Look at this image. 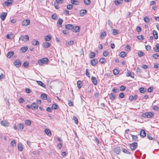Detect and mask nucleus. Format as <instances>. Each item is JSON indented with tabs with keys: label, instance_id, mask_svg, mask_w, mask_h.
<instances>
[{
	"label": "nucleus",
	"instance_id": "obj_17",
	"mask_svg": "<svg viewBox=\"0 0 159 159\" xmlns=\"http://www.w3.org/2000/svg\"><path fill=\"white\" fill-rule=\"evenodd\" d=\"M73 31L74 32H78L80 29V27L78 26L73 27Z\"/></svg>",
	"mask_w": 159,
	"mask_h": 159
},
{
	"label": "nucleus",
	"instance_id": "obj_41",
	"mask_svg": "<svg viewBox=\"0 0 159 159\" xmlns=\"http://www.w3.org/2000/svg\"><path fill=\"white\" fill-rule=\"evenodd\" d=\"M28 50V48L27 47H22L21 48V50L23 52H26Z\"/></svg>",
	"mask_w": 159,
	"mask_h": 159
},
{
	"label": "nucleus",
	"instance_id": "obj_57",
	"mask_svg": "<svg viewBox=\"0 0 159 159\" xmlns=\"http://www.w3.org/2000/svg\"><path fill=\"white\" fill-rule=\"evenodd\" d=\"M108 52L107 51H104L103 52V55L104 57H107L108 56Z\"/></svg>",
	"mask_w": 159,
	"mask_h": 159
},
{
	"label": "nucleus",
	"instance_id": "obj_20",
	"mask_svg": "<svg viewBox=\"0 0 159 159\" xmlns=\"http://www.w3.org/2000/svg\"><path fill=\"white\" fill-rule=\"evenodd\" d=\"M87 11L86 10H81L80 11V15L81 16H83L86 13Z\"/></svg>",
	"mask_w": 159,
	"mask_h": 159
},
{
	"label": "nucleus",
	"instance_id": "obj_13",
	"mask_svg": "<svg viewBox=\"0 0 159 159\" xmlns=\"http://www.w3.org/2000/svg\"><path fill=\"white\" fill-rule=\"evenodd\" d=\"M31 107L32 110H36L38 109V105L36 103H34L31 104Z\"/></svg>",
	"mask_w": 159,
	"mask_h": 159
},
{
	"label": "nucleus",
	"instance_id": "obj_50",
	"mask_svg": "<svg viewBox=\"0 0 159 159\" xmlns=\"http://www.w3.org/2000/svg\"><path fill=\"white\" fill-rule=\"evenodd\" d=\"M73 6L71 4L68 5L67 6V8L69 10L73 8Z\"/></svg>",
	"mask_w": 159,
	"mask_h": 159
},
{
	"label": "nucleus",
	"instance_id": "obj_58",
	"mask_svg": "<svg viewBox=\"0 0 159 159\" xmlns=\"http://www.w3.org/2000/svg\"><path fill=\"white\" fill-rule=\"evenodd\" d=\"M131 135L133 139L135 141H137V140L138 137L137 136L133 135Z\"/></svg>",
	"mask_w": 159,
	"mask_h": 159
},
{
	"label": "nucleus",
	"instance_id": "obj_52",
	"mask_svg": "<svg viewBox=\"0 0 159 159\" xmlns=\"http://www.w3.org/2000/svg\"><path fill=\"white\" fill-rule=\"evenodd\" d=\"M124 97H125V95L123 93H120V94L119 95V97H120V98H124Z\"/></svg>",
	"mask_w": 159,
	"mask_h": 159
},
{
	"label": "nucleus",
	"instance_id": "obj_60",
	"mask_svg": "<svg viewBox=\"0 0 159 159\" xmlns=\"http://www.w3.org/2000/svg\"><path fill=\"white\" fill-rule=\"evenodd\" d=\"M18 101L20 103H23L25 102L24 100L22 98H19Z\"/></svg>",
	"mask_w": 159,
	"mask_h": 159
},
{
	"label": "nucleus",
	"instance_id": "obj_45",
	"mask_svg": "<svg viewBox=\"0 0 159 159\" xmlns=\"http://www.w3.org/2000/svg\"><path fill=\"white\" fill-rule=\"evenodd\" d=\"M90 0H84V3L85 5H89L90 3Z\"/></svg>",
	"mask_w": 159,
	"mask_h": 159
},
{
	"label": "nucleus",
	"instance_id": "obj_1",
	"mask_svg": "<svg viewBox=\"0 0 159 159\" xmlns=\"http://www.w3.org/2000/svg\"><path fill=\"white\" fill-rule=\"evenodd\" d=\"M48 61V60L47 58H44L39 60L38 63L39 65H42L43 64H47Z\"/></svg>",
	"mask_w": 159,
	"mask_h": 159
},
{
	"label": "nucleus",
	"instance_id": "obj_61",
	"mask_svg": "<svg viewBox=\"0 0 159 159\" xmlns=\"http://www.w3.org/2000/svg\"><path fill=\"white\" fill-rule=\"evenodd\" d=\"M153 89L152 87H150L148 89V92L149 93L151 92L153 90Z\"/></svg>",
	"mask_w": 159,
	"mask_h": 159
},
{
	"label": "nucleus",
	"instance_id": "obj_44",
	"mask_svg": "<svg viewBox=\"0 0 159 159\" xmlns=\"http://www.w3.org/2000/svg\"><path fill=\"white\" fill-rule=\"evenodd\" d=\"M112 91L115 93H117L119 92V90L118 89L114 88L112 89Z\"/></svg>",
	"mask_w": 159,
	"mask_h": 159
},
{
	"label": "nucleus",
	"instance_id": "obj_46",
	"mask_svg": "<svg viewBox=\"0 0 159 159\" xmlns=\"http://www.w3.org/2000/svg\"><path fill=\"white\" fill-rule=\"evenodd\" d=\"M106 35V33L105 32H102L101 34L100 37L101 38H102L103 37L105 36Z\"/></svg>",
	"mask_w": 159,
	"mask_h": 159
},
{
	"label": "nucleus",
	"instance_id": "obj_8",
	"mask_svg": "<svg viewBox=\"0 0 159 159\" xmlns=\"http://www.w3.org/2000/svg\"><path fill=\"white\" fill-rule=\"evenodd\" d=\"M30 23V20H24L22 23V25L25 26H26L29 25Z\"/></svg>",
	"mask_w": 159,
	"mask_h": 159
},
{
	"label": "nucleus",
	"instance_id": "obj_31",
	"mask_svg": "<svg viewBox=\"0 0 159 159\" xmlns=\"http://www.w3.org/2000/svg\"><path fill=\"white\" fill-rule=\"evenodd\" d=\"M123 0H116L115 1V3L116 5H118L122 3Z\"/></svg>",
	"mask_w": 159,
	"mask_h": 159
},
{
	"label": "nucleus",
	"instance_id": "obj_51",
	"mask_svg": "<svg viewBox=\"0 0 159 159\" xmlns=\"http://www.w3.org/2000/svg\"><path fill=\"white\" fill-rule=\"evenodd\" d=\"M112 33L115 35H116L118 33L117 30L115 29L112 30Z\"/></svg>",
	"mask_w": 159,
	"mask_h": 159
},
{
	"label": "nucleus",
	"instance_id": "obj_42",
	"mask_svg": "<svg viewBox=\"0 0 159 159\" xmlns=\"http://www.w3.org/2000/svg\"><path fill=\"white\" fill-rule=\"evenodd\" d=\"M41 97L42 99L43 100H46L47 98V96L45 94H41Z\"/></svg>",
	"mask_w": 159,
	"mask_h": 159
},
{
	"label": "nucleus",
	"instance_id": "obj_10",
	"mask_svg": "<svg viewBox=\"0 0 159 159\" xmlns=\"http://www.w3.org/2000/svg\"><path fill=\"white\" fill-rule=\"evenodd\" d=\"M50 44L48 42H44L43 43L42 46L43 48H48L50 46Z\"/></svg>",
	"mask_w": 159,
	"mask_h": 159
},
{
	"label": "nucleus",
	"instance_id": "obj_27",
	"mask_svg": "<svg viewBox=\"0 0 159 159\" xmlns=\"http://www.w3.org/2000/svg\"><path fill=\"white\" fill-rule=\"evenodd\" d=\"M154 51L156 52L159 51V44L157 43L155 47L154 48Z\"/></svg>",
	"mask_w": 159,
	"mask_h": 159
},
{
	"label": "nucleus",
	"instance_id": "obj_43",
	"mask_svg": "<svg viewBox=\"0 0 159 159\" xmlns=\"http://www.w3.org/2000/svg\"><path fill=\"white\" fill-rule=\"evenodd\" d=\"M126 87L124 85H122L120 88V90L121 91H124Z\"/></svg>",
	"mask_w": 159,
	"mask_h": 159
},
{
	"label": "nucleus",
	"instance_id": "obj_28",
	"mask_svg": "<svg viewBox=\"0 0 159 159\" xmlns=\"http://www.w3.org/2000/svg\"><path fill=\"white\" fill-rule=\"evenodd\" d=\"M37 84L43 87L44 88L45 87V85L41 81H37Z\"/></svg>",
	"mask_w": 159,
	"mask_h": 159
},
{
	"label": "nucleus",
	"instance_id": "obj_37",
	"mask_svg": "<svg viewBox=\"0 0 159 159\" xmlns=\"http://www.w3.org/2000/svg\"><path fill=\"white\" fill-rule=\"evenodd\" d=\"M126 56V55L125 52H122L120 53V56L121 57H124Z\"/></svg>",
	"mask_w": 159,
	"mask_h": 159
},
{
	"label": "nucleus",
	"instance_id": "obj_11",
	"mask_svg": "<svg viewBox=\"0 0 159 159\" xmlns=\"http://www.w3.org/2000/svg\"><path fill=\"white\" fill-rule=\"evenodd\" d=\"M91 80L94 85H97V81L96 80V78L93 76H92L91 77Z\"/></svg>",
	"mask_w": 159,
	"mask_h": 159
},
{
	"label": "nucleus",
	"instance_id": "obj_19",
	"mask_svg": "<svg viewBox=\"0 0 159 159\" xmlns=\"http://www.w3.org/2000/svg\"><path fill=\"white\" fill-rule=\"evenodd\" d=\"M45 132L46 134L48 136H50L52 134L50 130L48 129H45Z\"/></svg>",
	"mask_w": 159,
	"mask_h": 159
},
{
	"label": "nucleus",
	"instance_id": "obj_29",
	"mask_svg": "<svg viewBox=\"0 0 159 159\" xmlns=\"http://www.w3.org/2000/svg\"><path fill=\"white\" fill-rule=\"evenodd\" d=\"M63 21L61 19L59 18L58 19L57 22V23L59 24V27H61V24L63 22Z\"/></svg>",
	"mask_w": 159,
	"mask_h": 159
},
{
	"label": "nucleus",
	"instance_id": "obj_54",
	"mask_svg": "<svg viewBox=\"0 0 159 159\" xmlns=\"http://www.w3.org/2000/svg\"><path fill=\"white\" fill-rule=\"evenodd\" d=\"M119 73L118 70L116 69H114L113 70V73L115 75H117Z\"/></svg>",
	"mask_w": 159,
	"mask_h": 159
},
{
	"label": "nucleus",
	"instance_id": "obj_55",
	"mask_svg": "<svg viewBox=\"0 0 159 159\" xmlns=\"http://www.w3.org/2000/svg\"><path fill=\"white\" fill-rule=\"evenodd\" d=\"M138 39L140 40H143V38L142 35H139L137 36Z\"/></svg>",
	"mask_w": 159,
	"mask_h": 159
},
{
	"label": "nucleus",
	"instance_id": "obj_21",
	"mask_svg": "<svg viewBox=\"0 0 159 159\" xmlns=\"http://www.w3.org/2000/svg\"><path fill=\"white\" fill-rule=\"evenodd\" d=\"M66 28L67 30H70L73 28V26L71 24H68L66 25Z\"/></svg>",
	"mask_w": 159,
	"mask_h": 159
},
{
	"label": "nucleus",
	"instance_id": "obj_7",
	"mask_svg": "<svg viewBox=\"0 0 159 159\" xmlns=\"http://www.w3.org/2000/svg\"><path fill=\"white\" fill-rule=\"evenodd\" d=\"M1 125L3 126L7 127L9 126V123L6 120H3L1 122Z\"/></svg>",
	"mask_w": 159,
	"mask_h": 159
},
{
	"label": "nucleus",
	"instance_id": "obj_48",
	"mask_svg": "<svg viewBox=\"0 0 159 159\" xmlns=\"http://www.w3.org/2000/svg\"><path fill=\"white\" fill-rule=\"evenodd\" d=\"M144 20L146 23H148L150 21V20L146 16L144 18Z\"/></svg>",
	"mask_w": 159,
	"mask_h": 159
},
{
	"label": "nucleus",
	"instance_id": "obj_12",
	"mask_svg": "<svg viewBox=\"0 0 159 159\" xmlns=\"http://www.w3.org/2000/svg\"><path fill=\"white\" fill-rule=\"evenodd\" d=\"M140 135L142 137H144L146 136V133L145 131L143 129H141L140 131Z\"/></svg>",
	"mask_w": 159,
	"mask_h": 159
},
{
	"label": "nucleus",
	"instance_id": "obj_53",
	"mask_svg": "<svg viewBox=\"0 0 159 159\" xmlns=\"http://www.w3.org/2000/svg\"><path fill=\"white\" fill-rule=\"evenodd\" d=\"M153 110L157 111L159 110V107L157 106H154L153 107Z\"/></svg>",
	"mask_w": 159,
	"mask_h": 159
},
{
	"label": "nucleus",
	"instance_id": "obj_23",
	"mask_svg": "<svg viewBox=\"0 0 159 159\" xmlns=\"http://www.w3.org/2000/svg\"><path fill=\"white\" fill-rule=\"evenodd\" d=\"M14 55V52L13 51H10L8 52L7 54V57L8 58L11 57Z\"/></svg>",
	"mask_w": 159,
	"mask_h": 159
},
{
	"label": "nucleus",
	"instance_id": "obj_59",
	"mask_svg": "<svg viewBox=\"0 0 159 159\" xmlns=\"http://www.w3.org/2000/svg\"><path fill=\"white\" fill-rule=\"evenodd\" d=\"M51 17L53 19H56L57 18V16L56 14H52V15Z\"/></svg>",
	"mask_w": 159,
	"mask_h": 159
},
{
	"label": "nucleus",
	"instance_id": "obj_4",
	"mask_svg": "<svg viewBox=\"0 0 159 159\" xmlns=\"http://www.w3.org/2000/svg\"><path fill=\"white\" fill-rule=\"evenodd\" d=\"M14 3L13 0H7L3 3V5L4 7L8 6Z\"/></svg>",
	"mask_w": 159,
	"mask_h": 159
},
{
	"label": "nucleus",
	"instance_id": "obj_33",
	"mask_svg": "<svg viewBox=\"0 0 159 159\" xmlns=\"http://www.w3.org/2000/svg\"><path fill=\"white\" fill-rule=\"evenodd\" d=\"M24 127V125L22 124H20L17 125V128L20 130H22Z\"/></svg>",
	"mask_w": 159,
	"mask_h": 159
},
{
	"label": "nucleus",
	"instance_id": "obj_49",
	"mask_svg": "<svg viewBox=\"0 0 159 159\" xmlns=\"http://www.w3.org/2000/svg\"><path fill=\"white\" fill-rule=\"evenodd\" d=\"M123 152L128 154H130V153L127 150L124 148H123Z\"/></svg>",
	"mask_w": 159,
	"mask_h": 159
},
{
	"label": "nucleus",
	"instance_id": "obj_22",
	"mask_svg": "<svg viewBox=\"0 0 159 159\" xmlns=\"http://www.w3.org/2000/svg\"><path fill=\"white\" fill-rule=\"evenodd\" d=\"M74 43V41L73 40H71L69 42H66V43L65 44L66 46H68L71 45Z\"/></svg>",
	"mask_w": 159,
	"mask_h": 159
},
{
	"label": "nucleus",
	"instance_id": "obj_5",
	"mask_svg": "<svg viewBox=\"0 0 159 159\" xmlns=\"http://www.w3.org/2000/svg\"><path fill=\"white\" fill-rule=\"evenodd\" d=\"M29 40V37L27 35L21 36L19 38L20 40H22L24 42H27Z\"/></svg>",
	"mask_w": 159,
	"mask_h": 159
},
{
	"label": "nucleus",
	"instance_id": "obj_30",
	"mask_svg": "<svg viewBox=\"0 0 159 159\" xmlns=\"http://www.w3.org/2000/svg\"><path fill=\"white\" fill-rule=\"evenodd\" d=\"M13 34H8L6 36V38L10 39H11L13 38Z\"/></svg>",
	"mask_w": 159,
	"mask_h": 159
},
{
	"label": "nucleus",
	"instance_id": "obj_16",
	"mask_svg": "<svg viewBox=\"0 0 159 159\" xmlns=\"http://www.w3.org/2000/svg\"><path fill=\"white\" fill-rule=\"evenodd\" d=\"M115 152L117 154H119L120 152V148L119 147H116L114 149Z\"/></svg>",
	"mask_w": 159,
	"mask_h": 159
},
{
	"label": "nucleus",
	"instance_id": "obj_14",
	"mask_svg": "<svg viewBox=\"0 0 159 159\" xmlns=\"http://www.w3.org/2000/svg\"><path fill=\"white\" fill-rule=\"evenodd\" d=\"M31 43L34 45L37 46L39 44V42L35 39H33Z\"/></svg>",
	"mask_w": 159,
	"mask_h": 159
},
{
	"label": "nucleus",
	"instance_id": "obj_26",
	"mask_svg": "<svg viewBox=\"0 0 159 159\" xmlns=\"http://www.w3.org/2000/svg\"><path fill=\"white\" fill-rule=\"evenodd\" d=\"M126 75L127 76H130L131 77L134 78V73L129 70L127 72V75Z\"/></svg>",
	"mask_w": 159,
	"mask_h": 159
},
{
	"label": "nucleus",
	"instance_id": "obj_62",
	"mask_svg": "<svg viewBox=\"0 0 159 159\" xmlns=\"http://www.w3.org/2000/svg\"><path fill=\"white\" fill-rule=\"evenodd\" d=\"M138 55L139 57H141L143 55V53L142 52L140 51L138 52Z\"/></svg>",
	"mask_w": 159,
	"mask_h": 159
},
{
	"label": "nucleus",
	"instance_id": "obj_18",
	"mask_svg": "<svg viewBox=\"0 0 159 159\" xmlns=\"http://www.w3.org/2000/svg\"><path fill=\"white\" fill-rule=\"evenodd\" d=\"M153 34L154 38L156 39H157L158 38V35L157 31L154 30L153 32Z\"/></svg>",
	"mask_w": 159,
	"mask_h": 159
},
{
	"label": "nucleus",
	"instance_id": "obj_38",
	"mask_svg": "<svg viewBox=\"0 0 159 159\" xmlns=\"http://www.w3.org/2000/svg\"><path fill=\"white\" fill-rule=\"evenodd\" d=\"M106 61V60L105 58L103 57L101 58L99 60V62L103 64Z\"/></svg>",
	"mask_w": 159,
	"mask_h": 159
},
{
	"label": "nucleus",
	"instance_id": "obj_64",
	"mask_svg": "<svg viewBox=\"0 0 159 159\" xmlns=\"http://www.w3.org/2000/svg\"><path fill=\"white\" fill-rule=\"evenodd\" d=\"M136 30L138 32H140L141 31V28L140 27L137 26L136 27Z\"/></svg>",
	"mask_w": 159,
	"mask_h": 159
},
{
	"label": "nucleus",
	"instance_id": "obj_15",
	"mask_svg": "<svg viewBox=\"0 0 159 159\" xmlns=\"http://www.w3.org/2000/svg\"><path fill=\"white\" fill-rule=\"evenodd\" d=\"M90 63L92 66H95L97 63V60L95 59H93L91 61Z\"/></svg>",
	"mask_w": 159,
	"mask_h": 159
},
{
	"label": "nucleus",
	"instance_id": "obj_34",
	"mask_svg": "<svg viewBox=\"0 0 159 159\" xmlns=\"http://www.w3.org/2000/svg\"><path fill=\"white\" fill-rule=\"evenodd\" d=\"M81 84H82V82L81 81L79 80L77 81V87H78V88L79 89H80L81 88V87H82Z\"/></svg>",
	"mask_w": 159,
	"mask_h": 159
},
{
	"label": "nucleus",
	"instance_id": "obj_32",
	"mask_svg": "<svg viewBox=\"0 0 159 159\" xmlns=\"http://www.w3.org/2000/svg\"><path fill=\"white\" fill-rule=\"evenodd\" d=\"M139 92L141 93H143L146 92V89L144 88H141L139 89Z\"/></svg>",
	"mask_w": 159,
	"mask_h": 159
},
{
	"label": "nucleus",
	"instance_id": "obj_36",
	"mask_svg": "<svg viewBox=\"0 0 159 159\" xmlns=\"http://www.w3.org/2000/svg\"><path fill=\"white\" fill-rule=\"evenodd\" d=\"M70 2L72 4L75 5H78L79 3L78 1L75 0H70Z\"/></svg>",
	"mask_w": 159,
	"mask_h": 159
},
{
	"label": "nucleus",
	"instance_id": "obj_24",
	"mask_svg": "<svg viewBox=\"0 0 159 159\" xmlns=\"http://www.w3.org/2000/svg\"><path fill=\"white\" fill-rule=\"evenodd\" d=\"M18 148L19 151H21L23 149V147L21 143H19L18 144Z\"/></svg>",
	"mask_w": 159,
	"mask_h": 159
},
{
	"label": "nucleus",
	"instance_id": "obj_47",
	"mask_svg": "<svg viewBox=\"0 0 159 159\" xmlns=\"http://www.w3.org/2000/svg\"><path fill=\"white\" fill-rule=\"evenodd\" d=\"M95 53L93 52H90V58H93L95 57Z\"/></svg>",
	"mask_w": 159,
	"mask_h": 159
},
{
	"label": "nucleus",
	"instance_id": "obj_35",
	"mask_svg": "<svg viewBox=\"0 0 159 159\" xmlns=\"http://www.w3.org/2000/svg\"><path fill=\"white\" fill-rule=\"evenodd\" d=\"M52 38L51 36L46 35L45 37V39L46 41H49Z\"/></svg>",
	"mask_w": 159,
	"mask_h": 159
},
{
	"label": "nucleus",
	"instance_id": "obj_56",
	"mask_svg": "<svg viewBox=\"0 0 159 159\" xmlns=\"http://www.w3.org/2000/svg\"><path fill=\"white\" fill-rule=\"evenodd\" d=\"M29 63L27 61H25L24 63L23 66L25 67H27L29 65Z\"/></svg>",
	"mask_w": 159,
	"mask_h": 159
},
{
	"label": "nucleus",
	"instance_id": "obj_40",
	"mask_svg": "<svg viewBox=\"0 0 159 159\" xmlns=\"http://www.w3.org/2000/svg\"><path fill=\"white\" fill-rule=\"evenodd\" d=\"M58 107V105L56 104H53L52 105V108L54 109H57Z\"/></svg>",
	"mask_w": 159,
	"mask_h": 159
},
{
	"label": "nucleus",
	"instance_id": "obj_2",
	"mask_svg": "<svg viewBox=\"0 0 159 159\" xmlns=\"http://www.w3.org/2000/svg\"><path fill=\"white\" fill-rule=\"evenodd\" d=\"M153 115V114L151 112H148L144 113L142 115V117L145 118H150Z\"/></svg>",
	"mask_w": 159,
	"mask_h": 159
},
{
	"label": "nucleus",
	"instance_id": "obj_25",
	"mask_svg": "<svg viewBox=\"0 0 159 159\" xmlns=\"http://www.w3.org/2000/svg\"><path fill=\"white\" fill-rule=\"evenodd\" d=\"M116 95L113 93H111L109 95V97L111 100H113L115 98Z\"/></svg>",
	"mask_w": 159,
	"mask_h": 159
},
{
	"label": "nucleus",
	"instance_id": "obj_9",
	"mask_svg": "<svg viewBox=\"0 0 159 159\" xmlns=\"http://www.w3.org/2000/svg\"><path fill=\"white\" fill-rule=\"evenodd\" d=\"M7 13L6 12H3L0 16V18L2 21H4L7 16Z\"/></svg>",
	"mask_w": 159,
	"mask_h": 159
},
{
	"label": "nucleus",
	"instance_id": "obj_63",
	"mask_svg": "<svg viewBox=\"0 0 159 159\" xmlns=\"http://www.w3.org/2000/svg\"><path fill=\"white\" fill-rule=\"evenodd\" d=\"M159 56V55H158V54L157 53H156L155 54H154L153 56H152V57H153L155 59H157L158 58V57Z\"/></svg>",
	"mask_w": 159,
	"mask_h": 159
},
{
	"label": "nucleus",
	"instance_id": "obj_3",
	"mask_svg": "<svg viewBox=\"0 0 159 159\" xmlns=\"http://www.w3.org/2000/svg\"><path fill=\"white\" fill-rule=\"evenodd\" d=\"M129 147L132 151L135 150L137 147V143L135 142L129 144Z\"/></svg>",
	"mask_w": 159,
	"mask_h": 159
},
{
	"label": "nucleus",
	"instance_id": "obj_39",
	"mask_svg": "<svg viewBox=\"0 0 159 159\" xmlns=\"http://www.w3.org/2000/svg\"><path fill=\"white\" fill-rule=\"evenodd\" d=\"M25 124L27 126H29L31 124V122L29 120H27L25 121Z\"/></svg>",
	"mask_w": 159,
	"mask_h": 159
},
{
	"label": "nucleus",
	"instance_id": "obj_6",
	"mask_svg": "<svg viewBox=\"0 0 159 159\" xmlns=\"http://www.w3.org/2000/svg\"><path fill=\"white\" fill-rule=\"evenodd\" d=\"M14 64L16 67L18 68L21 65V62L19 60L17 59L14 62Z\"/></svg>",
	"mask_w": 159,
	"mask_h": 159
}]
</instances>
